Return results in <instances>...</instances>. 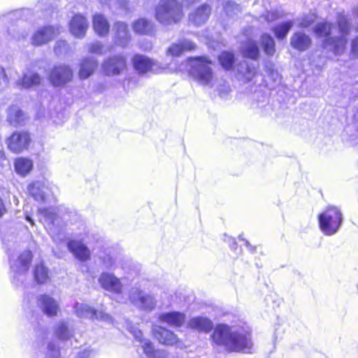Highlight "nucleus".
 I'll return each instance as SVG.
<instances>
[{"mask_svg":"<svg viewBox=\"0 0 358 358\" xmlns=\"http://www.w3.org/2000/svg\"><path fill=\"white\" fill-rule=\"evenodd\" d=\"M187 328L201 334H208L213 329V341L222 345L228 352L251 353L252 343L249 329L245 327L234 329L226 324H219L214 328L213 322L208 317L194 316L187 322Z\"/></svg>","mask_w":358,"mask_h":358,"instance_id":"1","label":"nucleus"},{"mask_svg":"<svg viewBox=\"0 0 358 358\" xmlns=\"http://www.w3.org/2000/svg\"><path fill=\"white\" fill-rule=\"evenodd\" d=\"M53 0H40L34 9L24 8L11 11L0 17V26L5 24L11 38L20 40L27 36L25 30L19 29V22L27 20H49L54 13Z\"/></svg>","mask_w":358,"mask_h":358,"instance_id":"2","label":"nucleus"},{"mask_svg":"<svg viewBox=\"0 0 358 358\" xmlns=\"http://www.w3.org/2000/svg\"><path fill=\"white\" fill-rule=\"evenodd\" d=\"M38 213L41 222L52 236L59 234L64 223L71 220V215L75 214L64 206L40 208Z\"/></svg>","mask_w":358,"mask_h":358,"instance_id":"3","label":"nucleus"},{"mask_svg":"<svg viewBox=\"0 0 358 358\" xmlns=\"http://www.w3.org/2000/svg\"><path fill=\"white\" fill-rule=\"evenodd\" d=\"M8 255L11 282L16 287H21L32 261V253L30 250H26L19 255L8 253Z\"/></svg>","mask_w":358,"mask_h":358,"instance_id":"4","label":"nucleus"},{"mask_svg":"<svg viewBox=\"0 0 358 358\" xmlns=\"http://www.w3.org/2000/svg\"><path fill=\"white\" fill-rule=\"evenodd\" d=\"M189 75L203 86H210L213 79V62L207 57L199 56L188 59Z\"/></svg>","mask_w":358,"mask_h":358,"instance_id":"5","label":"nucleus"},{"mask_svg":"<svg viewBox=\"0 0 358 358\" xmlns=\"http://www.w3.org/2000/svg\"><path fill=\"white\" fill-rule=\"evenodd\" d=\"M182 16V6L176 0H160L155 8V18L163 25L177 23Z\"/></svg>","mask_w":358,"mask_h":358,"instance_id":"6","label":"nucleus"},{"mask_svg":"<svg viewBox=\"0 0 358 358\" xmlns=\"http://www.w3.org/2000/svg\"><path fill=\"white\" fill-rule=\"evenodd\" d=\"M343 220L341 211L334 206L328 207L318 215L320 228L327 236L335 234L341 227Z\"/></svg>","mask_w":358,"mask_h":358,"instance_id":"7","label":"nucleus"},{"mask_svg":"<svg viewBox=\"0 0 358 358\" xmlns=\"http://www.w3.org/2000/svg\"><path fill=\"white\" fill-rule=\"evenodd\" d=\"M336 25L339 35L329 38L326 43L333 45L337 55H341L348 44V36L351 32L352 24L348 16L339 14L336 18Z\"/></svg>","mask_w":358,"mask_h":358,"instance_id":"8","label":"nucleus"},{"mask_svg":"<svg viewBox=\"0 0 358 358\" xmlns=\"http://www.w3.org/2000/svg\"><path fill=\"white\" fill-rule=\"evenodd\" d=\"M55 187H50L45 181H35L27 187L29 194L36 201L42 203H50L55 201Z\"/></svg>","mask_w":358,"mask_h":358,"instance_id":"9","label":"nucleus"},{"mask_svg":"<svg viewBox=\"0 0 358 358\" xmlns=\"http://www.w3.org/2000/svg\"><path fill=\"white\" fill-rule=\"evenodd\" d=\"M73 72L69 65H55L49 73V81L54 87H62L72 81Z\"/></svg>","mask_w":358,"mask_h":358,"instance_id":"10","label":"nucleus"},{"mask_svg":"<svg viewBox=\"0 0 358 358\" xmlns=\"http://www.w3.org/2000/svg\"><path fill=\"white\" fill-rule=\"evenodd\" d=\"M127 68V58L122 54H117L105 59L101 64L104 75L115 76L121 74Z\"/></svg>","mask_w":358,"mask_h":358,"instance_id":"11","label":"nucleus"},{"mask_svg":"<svg viewBox=\"0 0 358 358\" xmlns=\"http://www.w3.org/2000/svg\"><path fill=\"white\" fill-rule=\"evenodd\" d=\"M129 298L133 305L143 310L151 311L156 306L155 297L138 288H132L129 292Z\"/></svg>","mask_w":358,"mask_h":358,"instance_id":"12","label":"nucleus"},{"mask_svg":"<svg viewBox=\"0 0 358 358\" xmlns=\"http://www.w3.org/2000/svg\"><path fill=\"white\" fill-rule=\"evenodd\" d=\"M334 27V23L324 20L316 23L313 28V31L317 38H323L322 48L324 50H327L332 52L334 55H337L336 50L334 48L333 45L326 43V41L329 38L334 37L332 36V31Z\"/></svg>","mask_w":358,"mask_h":358,"instance_id":"13","label":"nucleus"},{"mask_svg":"<svg viewBox=\"0 0 358 358\" xmlns=\"http://www.w3.org/2000/svg\"><path fill=\"white\" fill-rule=\"evenodd\" d=\"M30 143L31 137L27 131L13 132L6 140L8 149L17 154L27 150Z\"/></svg>","mask_w":358,"mask_h":358,"instance_id":"14","label":"nucleus"},{"mask_svg":"<svg viewBox=\"0 0 358 358\" xmlns=\"http://www.w3.org/2000/svg\"><path fill=\"white\" fill-rule=\"evenodd\" d=\"M76 315L80 318H89L92 320H101L110 322L112 320L110 315L102 311L98 312L85 303H76L74 306Z\"/></svg>","mask_w":358,"mask_h":358,"instance_id":"15","label":"nucleus"},{"mask_svg":"<svg viewBox=\"0 0 358 358\" xmlns=\"http://www.w3.org/2000/svg\"><path fill=\"white\" fill-rule=\"evenodd\" d=\"M98 282L100 286L106 291L117 294L122 292L123 285L120 279L113 273L102 272L98 278Z\"/></svg>","mask_w":358,"mask_h":358,"instance_id":"16","label":"nucleus"},{"mask_svg":"<svg viewBox=\"0 0 358 358\" xmlns=\"http://www.w3.org/2000/svg\"><path fill=\"white\" fill-rule=\"evenodd\" d=\"M68 250L78 260L85 262L91 258V251L86 244L78 240H69L66 243Z\"/></svg>","mask_w":358,"mask_h":358,"instance_id":"17","label":"nucleus"},{"mask_svg":"<svg viewBox=\"0 0 358 358\" xmlns=\"http://www.w3.org/2000/svg\"><path fill=\"white\" fill-rule=\"evenodd\" d=\"M113 30L115 44L122 48H126L131 40L128 25L125 22L117 21L114 23Z\"/></svg>","mask_w":358,"mask_h":358,"instance_id":"18","label":"nucleus"},{"mask_svg":"<svg viewBox=\"0 0 358 358\" xmlns=\"http://www.w3.org/2000/svg\"><path fill=\"white\" fill-rule=\"evenodd\" d=\"M38 306L44 315L49 317H55L60 310L58 302L48 294H41L37 299Z\"/></svg>","mask_w":358,"mask_h":358,"instance_id":"19","label":"nucleus"},{"mask_svg":"<svg viewBox=\"0 0 358 358\" xmlns=\"http://www.w3.org/2000/svg\"><path fill=\"white\" fill-rule=\"evenodd\" d=\"M55 36V29L48 25L38 29L31 38V43L34 46H40L52 41Z\"/></svg>","mask_w":358,"mask_h":358,"instance_id":"20","label":"nucleus"},{"mask_svg":"<svg viewBox=\"0 0 358 358\" xmlns=\"http://www.w3.org/2000/svg\"><path fill=\"white\" fill-rule=\"evenodd\" d=\"M152 334L154 337L164 345H173L179 342V338L176 334L161 326L154 327Z\"/></svg>","mask_w":358,"mask_h":358,"instance_id":"21","label":"nucleus"},{"mask_svg":"<svg viewBox=\"0 0 358 358\" xmlns=\"http://www.w3.org/2000/svg\"><path fill=\"white\" fill-rule=\"evenodd\" d=\"M89 23L87 19L80 14L75 15L69 24L71 34L78 38H83L88 29Z\"/></svg>","mask_w":358,"mask_h":358,"instance_id":"22","label":"nucleus"},{"mask_svg":"<svg viewBox=\"0 0 358 358\" xmlns=\"http://www.w3.org/2000/svg\"><path fill=\"white\" fill-rule=\"evenodd\" d=\"M158 318L161 322L166 323L170 327L178 328L184 325L186 320V315L180 311H170L160 313Z\"/></svg>","mask_w":358,"mask_h":358,"instance_id":"23","label":"nucleus"},{"mask_svg":"<svg viewBox=\"0 0 358 358\" xmlns=\"http://www.w3.org/2000/svg\"><path fill=\"white\" fill-rule=\"evenodd\" d=\"M313 43L309 35L302 31L294 32L290 38V45L299 52L308 50Z\"/></svg>","mask_w":358,"mask_h":358,"instance_id":"24","label":"nucleus"},{"mask_svg":"<svg viewBox=\"0 0 358 358\" xmlns=\"http://www.w3.org/2000/svg\"><path fill=\"white\" fill-rule=\"evenodd\" d=\"M132 64L134 70L139 74H145L152 71L155 62L143 55L136 54L132 58Z\"/></svg>","mask_w":358,"mask_h":358,"instance_id":"25","label":"nucleus"},{"mask_svg":"<svg viewBox=\"0 0 358 358\" xmlns=\"http://www.w3.org/2000/svg\"><path fill=\"white\" fill-rule=\"evenodd\" d=\"M211 8L207 3H203L189 15V21L199 27L206 22L210 15Z\"/></svg>","mask_w":358,"mask_h":358,"instance_id":"26","label":"nucleus"},{"mask_svg":"<svg viewBox=\"0 0 358 358\" xmlns=\"http://www.w3.org/2000/svg\"><path fill=\"white\" fill-rule=\"evenodd\" d=\"M240 52L243 57L253 61H257L260 55V49L258 43L250 39L241 43Z\"/></svg>","mask_w":358,"mask_h":358,"instance_id":"27","label":"nucleus"},{"mask_svg":"<svg viewBox=\"0 0 358 358\" xmlns=\"http://www.w3.org/2000/svg\"><path fill=\"white\" fill-rule=\"evenodd\" d=\"M54 335L62 341H69L73 336V330L67 321L60 320L53 327Z\"/></svg>","mask_w":358,"mask_h":358,"instance_id":"28","label":"nucleus"},{"mask_svg":"<svg viewBox=\"0 0 358 358\" xmlns=\"http://www.w3.org/2000/svg\"><path fill=\"white\" fill-rule=\"evenodd\" d=\"M98 66V62L93 57H87L80 64L78 76L80 79L85 80L90 77Z\"/></svg>","mask_w":358,"mask_h":358,"instance_id":"29","label":"nucleus"},{"mask_svg":"<svg viewBox=\"0 0 358 358\" xmlns=\"http://www.w3.org/2000/svg\"><path fill=\"white\" fill-rule=\"evenodd\" d=\"M92 22L93 29L98 36L104 37L108 34L110 24L103 15L100 13L94 15Z\"/></svg>","mask_w":358,"mask_h":358,"instance_id":"30","label":"nucleus"},{"mask_svg":"<svg viewBox=\"0 0 358 358\" xmlns=\"http://www.w3.org/2000/svg\"><path fill=\"white\" fill-rule=\"evenodd\" d=\"M196 48L195 43L184 39L179 43H173L167 50V54L172 56H179L185 51H191Z\"/></svg>","mask_w":358,"mask_h":358,"instance_id":"31","label":"nucleus"},{"mask_svg":"<svg viewBox=\"0 0 358 358\" xmlns=\"http://www.w3.org/2000/svg\"><path fill=\"white\" fill-rule=\"evenodd\" d=\"M99 260L103 268L114 271L117 268V254L113 249H107L99 256Z\"/></svg>","mask_w":358,"mask_h":358,"instance_id":"32","label":"nucleus"},{"mask_svg":"<svg viewBox=\"0 0 358 358\" xmlns=\"http://www.w3.org/2000/svg\"><path fill=\"white\" fill-rule=\"evenodd\" d=\"M133 31L140 35H152L154 33L153 24L145 18H140L132 24Z\"/></svg>","mask_w":358,"mask_h":358,"instance_id":"33","label":"nucleus"},{"mask_svg":"<svg viewBox=\"0 0 358 358\" xmlns=\"http://www.w3.org/2000/svg\"><path fill=\"white\" fill-rule=\"evenodd\" d=\"M284 324L283 318L277 315L272 325V342L274 345L283 338L285 332Z\"/></svg>","mask_w":358,"mask_h":358,"instance_id":"34","label":"nucleus"},{"mask_svg":"<svg viewBox=\"0 0 358 358\" xmlns=\"http://www.w3.org/2000/svg\"><path fill=\"white\" fill-rule=\"evenodd\" d=\"M25 115L24 112L17 106L9 108L8 111V121L11 125L17 127L24 123Z\"/></svg>","mask_w":358,"mask_h":358,"instance_id":"35","label":"nucleus"},{"mask_svg":"<svg viewBox=\"0 0 358 358\" xmlns=\"http://www.w3.org/2000/svg\"><path fill=\"white\" fill-rule=\"evenodd\" d=\"M254 99L255 101L256 106L259 109V112L262 115L267 114L266 106L268 103V96L265 90L262 88L256 90L254 93Z\"/></svg>","mask_w":358,"mask_h":358,"instance_id":"36","label":"nucleus"},{"mask_svg":"<svg viewBox=\"0 0 358 358\" xmlns=\"http://www.w3.org/2000/svg\"><path fill=\"white\" fill-rule=\"evenodd\" d=\"M141 345L148 358H165L166 357V351L155 350L153 343L148 339L141 341Z\"/></svg>","mask_w":358,"mask_h":358,"instance_id":"37","label":"nucleus"},{"mask_svg":"<svg viewBox=\"0 0 358 358\" xmlns=\"http://www.w3.org/2000/svg\"><path fill=\"white\" fill-rule=\"evenodd\" d=\"M41 82V77L37 73H31L24 74L22 79H19L16 84L22 88H29L38 85Z\"/></svg>","mask_w":358,"mask_h":358,"instance_id":"38","label":"nucleus"},{"mask_svg":"<svg viewBox=\"0 0 358 358\" xmlns=\"http://www.w3.org/2000/svg\"><path fill=\"white\" fill-rule=\"evenodd\" d=\"M33 275L38 284H45L49 280V270L43 264H36L33 271Z\"/></svg>","mask_w":358,"mask_h":358,"instance_id":"39","label":"nucleus"},{"mask_svg":"<svg viewBox=\"0 0 358 358\" xmlns=\"http://www.w3.org/2000/svg\"><path fill=\"white\" fill-rule=\"evenodd\" d=\"M14 165L16 173L22 176H26L33 168L32 162L22 157L15 159Z\"/></svg>","mask_w":358,"mask_h":358,"instance_id":"40","label":"nucleus"},{"mask_svg":"<svg viewBox=\"0 0 358 358\" xmlns=\"http://www.w3.org/2000/svg\"><path fill=\"white\" fill-rule=\"evenodd\" d=\"M238 74H242L245 82H250L256 73V65L253 63L249 64L247 62L241 64L238 67Z\"/></svg>","mask_w":358,"mask_h":358,"instance_id":"41","label":"nucleus"},{"mask_svg":"<svg viewBox=\"0 0 358 358\" xmlns=\"http://www.w3.org/2000/svg\"><path fill=\"white\" fill-rule=\"evenodd\" d=\"M294 22L291 20L283 22L277 24L273 29V31L275 36L279 39L282 40L285 38L290 29L293 27Z\"/></svg>","mask_w":358,"mask_h":358,"instance_id":"42","label":"nucleus"},{"mask_svg":"<svg viewBox=\"0 0 358 358\" xmlns=\"http://www.w3.org/2000/svg\"><path fill=\"white\" fill-rule=\"evenodd\" d=\"M218 61L223 69L225 70H231L234 66L236 58L232 52L223 51L219 55Z\"/></svg>","mask_w":358,"mask_h":358,"instance_id":"43","label":"nucleus"},{"mask_svg":"<svg viewBox=\"0 0 358 358\" xmlns=\"http://www.w3.org/2000/svg\"><path fill=\"white\" fill-rule=\"evenodd\" d=\"M70 50L69 44L64 40H58L55 45L54 52L57 56L66 55Z\"/></svg>","mask_w":358,"mask_h":358,"instance_id":"44","label":"nucleus"},{"mask_svg":"<svg viewBox=\"0 0 358 358\" xmlns=\"http://www.w3.org/2000/svg\"><path fill=\"white\" fill-rule=\"evenodd\" d=\"M45 355L47 358H60L59 348L54 341L48 343Z\"/></svg>","mask_w":358,"mask_h":358,"instance_id":"45","label":"nucleus"},{"mask_svg":"<svg viewBox=\"0 0 358 358\" xmlns=\"http://www.w3.org/2000/svg\"><path fill=\"white\" fill-rule=\"evenodd\" d=\"M317 20L316 14L310 13L304 15L300 20L299 26L301 28L310 27Z\"/></svg>","mask_w":358,"mask_h":358,"instance_id":"46","label":"nucleus"},{"mask_svg":"<svg viewBox=\"0 0 358 358\" xmlns=\"http://www.w3.org/2000/svg\"><path fill=\"white\" fill-rule=\"evenodd\" d=\"M103 45L100 41H96L94 43H90L88 45V51L90 53L98 54L102 55L104 54Z\"/></svg>","mask_w":358,"mask_h":358,"instance_id":"47","label":"nucleus"},{"mask_svg":"<svg viewBox=\"0 0 358 358\" xmlns=\"http://www.w3.org/2000/svg\"><path fill=\"white\" fill-rule=\"evenodd\" d=\"M270 299L272 301L273 308L275 311H276L277 308H280V307L284 304L283 299L275 292L270 293Z\"/></svg>","mask_w":358,"mask_h":358,"instance_id":"48","label":"nucleus"},{"mask_svg":"<svg viewBox=\"0 0 358 358\" xmlns=\"http://www.w3.org/2000/svg\"><path fill=\"white\" fill-rule=\"evenodd\" d=\"M217 91L222 99H226L229 92V86L228 85H220L217 86Z\"/></svg>","mask_w":358,"mask_h":358,"instance_id":"49","label":"nucleus"},{"mask_svg":"<svg viewBox=\"0 0 358 358\" xmlns=\"http://www.w3.org/2000/svg\"><path fill=\"white\" fill-rule=\"evenodd\" d=\"M130 332L132 334L135 339L140 343H141V341H143V340H145L144 338H143L142 331L137 327H131L130 329Z\"/></svg>","mask_w":358,"mask_h":358,"instance_id":"50","label":"nucleus"},{"mask_svg":"<svg viewBox=\"0 0 358 358\" xmlns=\"http://www.w3.org/2000/svg\"><path fill=\"white\" fill-rule=\"evenodd\" d=\"M94 355V352L90 348L80 350L77 354L76 358H90Z\"/></svg>","mask_w":358,"mask_h":358,"instance_id":"51","label":"nucleus"},{"mask_svg":"<svg viewBox=\"0 0 358 358\" xmlns=\"http://www.w3.org/2000/svg\"><path fill=\"white\" fill-rule=\"evenodd\" d=\"M263 50L266 55H268V34L264 33L262 35Z\"/></svg>","mask_w":358,"mask_h":358,"instance_id":"52","label":"nucleus"},{"mask_svg":"<svg viewBox=\"0 0 358 358\" xmlns=\"http://www.w3.org/2000/svg\"><path fill=\"white\" fill-rule=\"evenodd\" d=\"M351 52L355 56L358 57V36L352 41Z\"/></svg>","mask_w":358,"mask_h":358,"instance_id":"53","label":"nucleus"},{"mask_svg":"<svg viewBox=\"0 0 358 358\" xmlns=\"http://www.w3.org/2000/svg\"><path fill=\"white\" fill-rule=\"evenodd\" d=\"M1 82L5 85L8 84V78L5 72L4 68L0 66V84H1Z\"/></svg>","mask_w":358,"mask_h":358,"instance_id":"54","label":"nucleus"},{"mask_svg":"<svg viewBox=\"0 0 358 358\" xmlns=\"http://www.w3.org/2000/svg\"><path fill=\"white\" fill-rule=\"evenodd\" d=\"M224 241L227 242L229 245L232 250H236L237 248V243L234 238L224 235Z\"/></svg>","mask_w":358,"mask_h":358,"instance_id":"55","label":"nucleus"},{"mask_svg":"<svg viewBox=\"0 0 358 358\" xmlns=\"http://www.w3.org/2000/svg\"><path fill=\"white\" fill-rule=\"evenodd\" d=\"M8 164V159L5 156V153L3 150H0V167H4Z\"/></svg>","mask_w":358,"mask_h":358,"instance_id":"56","label":"nucleus"},{"mask_svg":"<svg viewBox=\"0 0 358 358\" xmlns=\"http://www.w3.org/2000/svg\"><path fill=\"white\" fill-rule=\"evenodd\" d=\"M117 3L121 8L125 10H129L127 0H117Z\"/></svg>","mask_w":358,"mask_h":358,"instance_id":"57","label":"nucleus"},{"mask_svg":"<svg viewBox=\"0 0 358 358\" xmlns=\"http://www.w3.org/2000/svg\"><path fill=\"white\" fill-rule=\"evenodd\" d=\"M6 211L7 210L6 208V205L3 199L0 196V217H1L6 213Z\"/></svg>","mask_w":358,"mask_h":358,"instance_id":"58","label":"nucleus"},{"mask_svg":"<svg viewBox=\"0 0 358 358\" xmlns=\"http://www.w3.org/2000/svg\"><path fill=\"white\" fill-rule=\"evenodd\" d=\"M238 238H239V240H240V241H243V242L245 243V245H246V247H248V248H249V250H250L251 252H253V251H254L255 248H253V247L250 245V243L247 240H245V239L243 238V235H239Z\"/></svg>","mask_w":358,"mask_h":358,"instance_id":"59","label":"nucleus"},{"mask_svg":"<svg viewBox=\"0 0 358 358\" xmlns=\"http://www.w3.org/2000/svg\"><path fill=\"white\" fill-rule=\"evenodd\" d=\"M275 41L273 38L270 36V56L275 52Z\"/></svg>","mask_w":358,"mask_h":358,"instance_id":"60","label":"nucleus"},{"mask_svg":"<svg viewBox=\"0 0 358 358\" xmlns=\"http://www.w3.org/2000/svg\"><path fill=\"white\" fill-rule=\"evenodd\" d=\"M234 6H235V3L234 2H231V1H227L224 6V8L226 11L227 13H228V8L229 7H234Z\"/></svg>","mask_w":358,"mask_h":358,"instance_id":"61","label":"nucleus"},{"mask_svg":"<svg viewBox=\"0 0 358 358\" xmlns=\"http://www.w3.org/2000/svg\"><path fill=\"white\" fill-rule=\"evenodd\" d=\"M269 71H270V79L274 76L278 77V74L277 73H274L273 69L271 64H270Z\"/></svg>","mask_w":358,"mask_h":358,"instance_id":"62","label":"nucleus"},{"mask_svg":"<svg viewBox=\"0 0 358 358\" xmlns=\"http://www.w3.org/2000/svg\"><path fill=\"white\" fill-rule=\"evenodd\" d=\"M25 219H26V220H27L28 222H29V223H30V224H31V226H34V220L32 219V217H31L30 215H26V217H25Z\"/></svg>","mask_w":358,"mask_h":358,"instance_id":"63","label":"nucleus"},{"mask_svg":"<svg viewBox=\"0 0 358 358\" xmlns=\"http://www.w3.org/2000/svg\"><path fill=\"white\" fill-rule=\"evenodd\" d=\"M102 4H106L108 0H99Z\"/></svg>","mask_w":358,"mask_h":358,"instance_id":"64","label":"nucleus"}]
</instances>
